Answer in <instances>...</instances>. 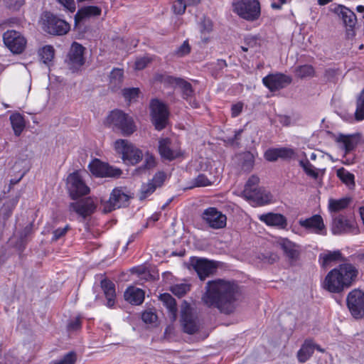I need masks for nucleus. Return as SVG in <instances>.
Masks as SVG:
<instances>
[{
	"mask_svg": "<svg viewBox=\"0 0 364 364\" xmlns=\"http://www.w3.org/2000/svg\"><path fill=\"white\" fill-rule=\"evenodd\" d=\"M240 296V288L236 282L216 279L206 283L201 299L208 307L216 308L223 314H230L235 311Z\"/></svg>",
	"mask_w": 364,
	"mask_h": 364,
	"instance_id": "nucleus-1",
	"label": "nucleus"
},
{
	"mask_svg": "<svg viewBox=\"0 0 364 364\" xmlns=\"http://www.w3.org/2000/svg\"><path fill=\"white\" fill-rule=\"evenodd\" d=\"M358 274V269L353 264H341L326 274L322 284L323 288L331 293L340 294L351 287Z\"/></svg>",
	"mask_w": 364,
	"mask_h": 364,
	"instance_id": "nucleus-2",
	"label": "nucleus"
},
{
	"mask_svg": "<svg viewBox=\"0 0 364 364\" xmlns=\"http://www.w3.org/2000/svg\"><path fill=\"white\" fill-rule=\"evenodd\" d=\"M114 147L116 152L122 155L123 161L127 164L134 165L142 159V151L128 140L117 139Z\"/></svg>",
	"mask_w": 364,
	"mask_h": 364,
	"instance_id": "nucleus-3",
	"label": "nucleus"
},
{
	"mask_svg": "<svg viewBox=\"0 0 364 364\" xmlns=\"http://www.w3.org/2000/svg\"><path fill=\"white\" fill-rule=\"evenodd\" d=\"M232 6L233 11L247 21H255L260 16V4L257 0H235Z\"/></svg>",
	"mask_w": 364,
	"mask_h": 364,
	"instance_id": "nucleus-4",
	"label": "nucleus"
},
{
	"mask_svg": "<svg viewBox=\"0 0 364 364\" xmlns=\"http://www.w3.org/2000/svg\"><path fill=\"white\" fill-rule=\"evenodd\" d=\"M66 189L69 197L73 200L87 196L90 191V187L85 183L78 171L68 176Z\"/></svg>",
	"mask_w": 364,
	"mask_h": 364,
	"instance_id": "nucleus-5",
	"label": "nucleus"
},
{
	"mask_svg": "<svg viewBox=\"0 0 364 364\" xmlns=\"http://www.w3.org/2000/svg\"><path fill=\"white\" fill-rule=\"evenodd\" d=\"M43 28L49 34L63 36L70 28V24L50 12H46L43 17Z\"/></svg>",
	"mask_w": 364,
	"mask_h": 364,
	"instance_id": "nucleus-6",
	"label": "nucleus"
},
{
	"mask_svg": "<svg viewBox=\"0 0 364 364\" xmlns=\"http://www.w3.org/2000/svg\"><path fill=\"white\" fill-rule=\"evenodd\" d=\"M107 122L120 129L124 135H130L135 130V126L132 117L118 109L110 112L107 117Z\"/></svg>",
	"mask_w": 364,
	"mask_h": 364,
	"instance_id": "nucleus-7",
	"label": "nucleus"
},
{
	"mask_svg": "<svg viewBox=\"0 0 364 364\" xmlns=\"http://www.w3.org/2000/svg\"><path fill=\"white\" fill-rule=\"evenodd\" d=\"M151 121L156 129L160 131L167 124L169 112L165 104L157 99L150 103Z\"/></svg>",
	"mask_w": 364,
	"mask_h": 364,
	"instance_id": "nucleus-8",
	"label": "nucleus"
},
{
	"mask_svg": "<svg viewBox=\"0 0 364 364\" xmlns=\"http://www.w3.org/2000/svg\"><path fill=\"white\" fill-rule=\"evenodd\" d=\"M347 306L355 318L364 316V291L355 289L350 291L346 298Z\"/></svg>",
	"mask_w": 364,
	"mask_h": 364,
	"instance_id": "nucleus-9",
	"label": "nucleus"
},
{
	"mask_svg": "<svg viewBox=\"0 0 364 364\" xmlns=\"http://www.w3.org/2000/svg\"><path fill=\"white\" fill-rule=\"evenodd\" d=\"M181 324L183 331L188 334H194L200 328L197 316L186 302L181 306Z\"/></svg>",
	"mask_w": 364,
	"mask_h": 364,
	"instance_id": "nucleus-10",
	"label": "nucleus"
},
{
	"mask_svg": "<svg viewBox=\"0 0 364 364\" xmlns=\"http://www.w3.org/2000/svg\"><path fill=\"white\" fill-rule=\"evenodd\" d=\"M5 46L15 54L22 53L26 46V38L18 31L9 30L3 35Z\"/></svg>",
	"mask_w": 364,
	"mask_h": 364,
	"instance_id": "nucleus-11",
	"label": "nucleus"
},
{
	"mask_svg": "<svg viewBox=\"0 0 364 364\" xmlns=\"http://www.w3.org/2000/svg\"><path fill=\"white\" fill-rule=\"evenodd\" d=\"M84 52L85 48L81 44L77 42L72 43L66 56L65 63L73 72L79 70L85 64Z\"/></svg>",
	"mask_w": 364,
	"mask_h": 364,
	"instance_id": "nucleus-12",
	"label": "nucleus"
},
{
	"mask_svg": "<svg viewBox=\"0 0 364 364\" xmlns=\"http://www.w3.org/2000/svg\"><path fill=\"white\" fill-rule=\"evenodd\" d=\"M191 264L200 280H205L206 277L214 274L218 267L217 262L197 257L191 259Z\"/></svg>",
	"mask_w": 364,
	"mask_h": 364,
	"instance_id": "nucleus-13",
	"label": "nucleus"
},
{
	"mask_svg": "<svg viewBox=\"0 0 364 364\" xmlns=\"http://www.w3.org/2000/svg\"><path fill=\"white\" fill-rule=\"evenodd\" d=\"M201 218L208 225L213 229H222L226 226L227 217L215 207L205 209Z\"/></svg>",
	"mask_w": 364,
	"mask_h": 364,
	"instance_id": "nucleus-14",
	"label": "nucleus"
},
{
	"mask_svg": "<svg viewBox=\"0 0 364 364\" xmlns=\"http://www.w3.org/2000/svg\"><path fill=\"white\" fill-rule=\"evenodd\" d=\"M129 196L122 188H114L110 194L109 200L103 203L104 213H109L115 209L128 205Z\"/></svg>",
	"mask_w": 364,
	"mask_h": 364,
	"instance_id": "nucleus-15",
	"label": "nucleus"
},
{
	"mask_svg": "<svg viewBox=\"0 0 364 364\" xmlns=\"http://www.w3.org/2000/svg\"><path fill=\"white\" fill-rule=\"evenodd\" d=\"M331 231L333 235L346 233L358 234L359 230L355 223L343 215H338L333 220Z\"/></svg>",
	"mask_w": 364,
	"mask_h": 364,
	"instance_id": "nucleus-16",
	"label": "nucleus"
},
{
	"mask_svg": "<svg viewBox=\"0 0 364 364\" xmlns=\"http://www.w3.org/2000/svg\"><path fill=\"white\" fill-rule=\"evenodd\" d=\"M291 81L290 76L280 73L269 74L262 79L263 84L272 92L287 87Z\"/></svg>",
	"mask_w": 364,
	"mask_h": 364,
	"instance_id": "nucleus-17",
	"label": "nucleus"
},
{
	"mask_svg": "<svg viewBox=\"0 0 364 364\" xmlns=\"http://www.w3.org/2000/svg\"><path fill=\"white\" fill-rule=\"evenodd\" d=\"M242 196L252 205H262L272 200L270 193L260 187H257L251 191H243Z\"/></svg>",
	"mask_w": 364,
	"mask_h": 364,
	"instance_id": "nucleus-18",
	"label": "nucleus"
},
{
	"mask_svg": "<svg viewBox=\"0 0 364 364\" xmlns=\"http://www.w3.org/2000/svg\"><path fill=\"white\" fill-rule=\"evenodd\" d=\"M122 173L119 168L110 166L97 159H92V175L97 177H119Z\"/></svg>",
	"mask_w": 364,
	"mask_h": 364,
	"instance_id": "nucleus-19",
	"label": "nucleus"
},
{
	"mask_svg": "<svg viewBox=\"0 0 364 364\" xmlns=\"http://www.w3.org/2000/svg\"><path fill=\"white\" fill-rule=\"evenodd\" d=\"M166 178V175L165 173L162 171L157 172L151 181L141 186L139 196V199L144 200L149 197L157 188L162 186Z\"/></svg>",
	"mask_w": 364,
	"mask_h": 364,
	"instance_id": "nucleus-20",
	"label": "nucleus"
},
{
	"mask_svg": "<svg viewBox=\"0 0 364 364\" xmlns=\"http://www.w3.org/2000/svg\"><path fill=\"white\" fill-rule=\"evenodd\" d=\"M299 224L311 232L320 235L326 234V227L320 215H314L304 220L300 219Z\"/></svg>",
	"mask_w": 364,
	"mask_h": 364,
	"instance_id": "nucleus-21",
	"label": "nucleus"
},
{
	"mask_svg": "<svg viewBox=\"0 0 364 364\" xmlns=\"http://www.w3.org/2000/svg\"><path fill=\"white\" fill-rule=\"evenodd\" d=\"M68 210L70 212L75 213L80 218V221H85L88 216L91 215V198L88 197L84 200L70 203Z\"/></svg>",
	"mask_w": 364,
	"mask_h": 364,
	"instance_id": "nucleus-22",
	"label": "nucleus"
},
{
	"mask_svg": "<svg viewBox=\"0 0 364 364\" xmlns=\"http://www.w3.org/2000/svg\"><path fill=\"white\" fill-rule=\"evenodd\" d=\"M277 245L283 250L284 255L291 261L296 260L300 254L299 247L287 238H279Z\"/></svg>",
	"mask_w": 364,
	"mask_h": 364,
	"instance_id": "nucleus-23",
	"label": "nucleus"
},
{
	"mask_svg": "<svg viewBox=\"0 0 364 364\" xmlns=\"http://www.w3.org/2000/svg\"><path fill=\"white\" fill-rule=\"evenodd\" d=\"M259 220L267 225L277 226L282 229H284L287 225L286 218L283 215L278 213H269L261 215Z\"/></svg>",
	"mask_w": 364,
	"mask_h": 364,
	"instance_id": "nucleus-24",
	"label": "nucleus"
},
{
	"mask_svg": "<svg viewBox=\"0 0 364 364\" xmlns=\"http://www.w3.org/2000/svg\"><path fill=\"white\" fill-rule=\"evenodd\" d=\"M159 151L163 159L168 161L176 159L179 155V153L176 150L171 148V140L168 138L159 140Z\"/></svg>",
	"mask_w": 364,
	"mask_h": 364,
	"instance_id": "nucleus-25",
	"label": "nucleus"
},
{
	"mask_svg": "<svg viewBox=\"0 0 364 364\" xmlns=\"http://www.w3.org/2000/svg\"><path fill=\"white\" fill-rule=\"evenodd\" d=\"M144 291L134 287H129L124 291V299L134 305H139L144 300Z\"/></svg>",
	"mask_w": 364,
	"mask_h": 364,
	"instance_id": "nucleus-26",
	"label": "nucleus"
},
{
	"mask_svg": "<svg viewBox=\"0 0 364 364\" xmlns=\"http://www.w3.org/2000/svg\"><path fill=\"white\" fill-rule=\"evenodd\" d=\"M315 343L311 339H306L297 352L296 357L301 363H306L313 355Z\"/></svg>",
	"mask_w": 364,
	"mask_h": 364,
	"instance_id": "nucleus-27",
	"label": "nucleus"
},
{
	"mask_svg": "<svg viewBox=\"0 0 364 364\" xmlns=\"http://www.w3.org/2000/svg\"><path fill=\"white\" fill-rule=\"evenodd\" d=\"M100 286L107 299V306L112 307L115 303V287L112 282L105 278L100 282Z\"/></svg>",
	"mask_w": 364,
	"mask_h": 364,
	"instance_id": "nucleus-28",
	"label": "nucleus"
},
{
	"mask_svg": "<svg viewBox=\"0 0 364 364\" xmlns=\"http://www.w3.org/2000/svg\"><path fill=\"white\" fill-rule=\"evenodd\" d=\"M335 11L340 16L344 23V24L349 27L353 28L356 23V16L353 11L350 10L348 8L338 5Z\"/></svg>",
	"mask_w": 364,
	"mask_h": 364,
	"instance_id": "nucleus-29",
	"label": "nucleus"
},
{
	"mask_svg": "<svg viewBox=\"0 0 364 364\" xmlns=\"http://www.w3.org/2000/svg\"><path fill=\"white\" fill-rule=\"evenodd\" d=\"M337 142L342 143L345 149L346 154L349 153L355 149L359 141L358 134L344 135L339 134Z\"/></svg>",
	"mask_w": 364,
	"mask_h": 364,
	"instance_id": "nucleus-30",
	"label": "nucleus"
},
{
	"mask_svg": "<svg viewBox=\"0 0 364 364\" xmlns=\"http://www.w3.org/2000/svg\"><path fill=\"white\" fill-rule=\"evenodd\" d=\"M9 119L14 134L16 136H19L26 127V122L23 115L18 112H15L10 115Z\"/></svg>",
	"mask_w": 364,
	"mask_h": 364,
	"instance_id": "nucleus-31",
	"label": "nucleus"
},
{
	"mask_svg": "<svg viewBox=\"0 0 364 364\" xmlns=\"http://www.w3.org/2000/svg\"><path fill=\"white\" fill-rule=\"evenodd\" d=\"M160 299L166 307L170 318L172 321H175L177 314V307L175 299L169 294H161Z\"/></svg>",
	"mask_w": 364,
	"mask_h": 364,
	"instance_id": "nucleus-32",
	"label": "nucleus"
},
{
	"mask_svg": "<svg viewBox=\"0 0 364 364\" xmlns=\"http://www.w3.org/2000/svg\"><path fill=\"white\" fill-rule=\"evenodd\" d=\"M170 82L171 83H175L181 90L184 99L187 100L188 97L192 96L193 90L191 83L188 82L181 78L172 77L171 78Z\"/></svg>",
	"mask_w": 364,
	"mask_h": 364,
	"instance_id": "nucleus-33",
	"label": "nucleus"
},
{
	"mask_svg": "<svg viewBox=\"0 0 364 364\" xmlns=\"http://www.w3.org/2000/svg\"><path fill=\"white\" fill-rule=\"evenodd\" d=\"M295 75L297 77L301 79L311 78L315 77L316 71L311 65H299L295 69Z\"/></svg>",
	"mask_w": 364,
	"mask_h": 364,
	"instance_id": "nucleus-34",
	"label": "nucleus"
},
{
	"mask_svg": "<svg viewBox=\"0 0 364 364\" xmlns=\"http://www.w3.org/2000/svg\"><path fill=\"white\" fill-rule=\"evenodd\" d=\"M350 202L348 198H341L339 200L330 199L328 201V209L331 212H339L346 208Z\"/></svg>",
	"mask_w": 364,
	"mask_h": 364,
	"instance_id": "nucleus-35",
	"label": "nucleus"
},
{
	"mask_svg": "<svg viewBox=\"0 0 364 364\" xmlns=\"http://www.w3.org/2000/svg\"><path fill=\"white\" fill-rule=\"evenodd\" d=\"M41 60L47 65L53 61L55 56V50L52 46H43L38 52Z\"/></svg>",
	"mask_w": 364,
	"mask_h": 364,
	"instance_id": "nucleus-36",
	"label": "nucleus"
},
{
	"mask_svg": "<svg viewBox=\"0 0 364 364\" xmlns=\"http://www.w3.org/2000/svg\"><path fill=\"white\" fill-rule=\"evenodd\" d=\"M336 175L339 179L348 187L351 188L355 186L354 175L344 168H338L336 171Z\"/></svg>",
	"mask_w": 364,
	"mask_h": 364,
	"instance_id": "nucleus-37",
	"label": "nucleus"
},
{
	"mask_svg": "<svg viewBox=\"0 0 364 364\" xmlns=\"http://www.w3.org/2000/svg\"><path fill=\"white\" fill-rule=\"evenodd\" d=\"M322 259V265L327 267L331 262L343 260L342 254L339 250L328 252L323 255Z\"/></svg>",
	"mask_w": 364,
	"mask_h": 364,
	"instance_id": "nucleus-38",
	"label": "nucleus"
},
{
	"mask_svg": "<svg viewBox=\"0 0 364 364\" xmlns=\"http://www.w3.org/2000/svg\"><path fill=\"white\" fill-rule=\"evenodd\" d=\"M91 16V6L80 9L75 16V26H80L83 21Z\"/></svg>",
	"mask_w": 364,
	"mask_h": 364,
	"instance_id": "nucleus-39",
	"label": "nucleus"
},
{
	"mask_svg": "<svg viewBox=\"0 0 364 364\" xmlns=\"http://www.w3.org/2000/svg\"><path fill=\"white\" fill-rule=\"evenodd\" d=\"M255 156L254 155L247 151L242 155V169L246 172H250L254 167Z\"/></svg>",
	"mask_w": 364,
	"mask_h": 364,
	"instance_id": "nucleus-40",
	"label": "nucleus"
},
{
	"mask_svg": "<svg viewBox=\"0 0 364 364\" xmlns=\"http://www.w3.org/2000/svg\"><path fill=\"white\" fill-rule=\"evenodd\" d=\"M355 118L357 121L364 119V88L357 99Z\"/></svg>",
	"mask_w": 364,
	"mask_h": 364,
	"instance_id": "nucleus-41",
	"label": "nucleus"
},
{
	"mask_svg": "<svg viewBox=\"0 0 364 364\" xmlns=\"http://www.w3.org/2000/svg\"><path fill=\"white\" fill-rule=\"evenodd\" d=\"M123 70L119 68H114L110 74V83L114 87H119L123 80Z\"/></svg>",
	"mask_w": 364,
	"mask_h": 364,
	"instance_id": "nucleus-42",
	"label": "nucleus"
},
{
	"mask_svg": "<svg viewBox=\"0 0 364 364\" xmlns=\"http://www.w3.org/2000/svg\"><path fill=\"white\" fill-rule=\"evenodd\" d=\"M77 361V354L74 351L65 353L60 359L53 360L52 364H75Z\"/></svg>",
	"mask_w": 364,
	"mask_h": 364,
	"instance_id": "nucleus-43",
	"label": "nucleus"
},
{
	"mask_svg": "<svg viewBox=\"0 0 364 364\" xmlns=\"http://www.w3.org/2000/svg\"><path fill=\"white\" fill-rule=\"evenodd\" d=\"M171 291L174 295L182 297L190 291V285L186 283L177 284L171 287Z\"/></svg>",
	"mask_w": 364,
	"mask_h": 364,
	"instance_id": "nucleus-44",
	"label": "nucleus"
},
{
	"mask_svg": "<svg viewBox=\"0 0 364 364\" xmlns=\"http://www.w3.org/2000/svg\"><path fill=\"white\" fill-rule=\"evenodd\" d=\"M82 318L80 316L70 318L67 324V331L69 333L76 332L81 329Z\"/></svg>",
	"mask_w": 364,
	"mask_h": 364,
	"instance_id": "nucleus-45",
	"label": "nucleus"
},
{
	"mask_svg": "<svg viewBox=\"0 0 364 364\" xmlns=\"http://www.w3.org/2000/svg\"><path fill=\"white\" fill-rule=\"evenodd\" d=\"M18 203V198L13 200L10 203H6L3 205L1 208V213L4 215V219H8L12 214L14 209L15 208Z\"/></svg>",
	"mask_w": 364,
	"mask_h": 364,
	"instance_id": "nucleus-46",
	"label": "nucleus"
},
{
	"mask_svg": "<svg viewBox=\"0 0 364 364\" xmlns=\"http://www.w3.org/2000/svg\"><path fill=\"white\" fill-rule=\"evenodd\" d=\"M299 164L308 176L315 179L318 178V173L314 169L313 165L307 159L305 161H300Z\"/></svg>",
	"mask_w": 364,
	"mask_h": 364,
	"instance_id": "nucleus-47",
	"label": "nucleus"
},
{
	"mask_svg": "<svg viewBox=\"0 0 364 364\" xmlns=\"http://www.w3.org/2000/svg\"><path fill=\"white\" fill-rule=\"evenodd\" d=\"M139 93V88H126L124 89L122 91L123 96L124 98L129 101H131L132 100H134L136 97H138Z\"/></svg>",
	"mask_w": 364,
	"mask_h": 364,
	"instance_id": "nucleus-48",
	"label": "nucleus"
},
{
	"mask_svg": "<svg viewBox=\"0 0 364 364\" xmlns=\"http://www.w3.org/2000/svg\"><path fill=\"white\" fill-rule=\"evenodd\" d=\"M193 184L194 187L207 186L210 185V181L205 175L200 174L193 179Z\"/></svg>",
	"mask_w": 364,
	"mask_h": 364,
	"instance_id": "nucleus-49",
	"label": "nucleus"
},
{
	"mask_svg": "<svg viewBox=\"0 0 364 364\" xmlns=\"http://www.w3.org/2000/svg\"><path fill=\"white\" fill-rule=\"evenodd\" d=\"M259 181V178L257 176H255V175L251 176L250 177V178L248 179V181H247L243 191H251L253 189L257 188Z\"/></svg>",
	"mask_w": 364,
	"mask_h": 364,
	"instance_id": "nucleus-50",
	"label": "nucleus"
},
{
	"mask_svg": "<svg viewBox=\"0 0 364 364\" xmlns=\"http://www.w3.org/2000/svg\"><path fill=\"white\" fill-rule=\"evenodd\" d=\"M338 70L328 68L325 70L324 78L328 82H336L338 79Z\"/></svg>",
	"mask_w": 364,
	"mask_h": 364,
	"instance_id": "nucleus-51",
	"label": "nucleus"
},
{
	"mask_svg": "<svg viewBox=\"0 0 364 364\" xmlns=\"http://www.w3.org/2000/svg\"><path fill=\"white\" fill-rule=\"evenodd\" d=\"M151 62V58L147 56L139 58L136 60L134 63V68L140 70L146 67V65Z\"/></svg>",
	"mask_w": 364,
	"mask_h": 364,
	"instance_id": "nucleus-52",
	"label": "nucleus"
},
{
	"mask_svg": "<svg viewBox=\"0 0 364 364\" xmlns=\"http://www.w3.org/2000/svg\"><path fill=\"white\" fill-rule=\"evenodd\" d=\"M141 318L146 323H153L157 319V316L151 311H146L142 314Z\"/></svg>",
	"mask_w": 364,
	"mask_h": 364,
	"instance_id": "nucleus-53",
	"label": "nucleus"
},
{
	"mask_svg": "<svg viewBox=\"0 0 364 364\" xmlns=\"http://www.w3.org/2000/svg\"><path fill=\"white\" fill-rule=\"evenodd\" d=\"M70 229V226L67 225L65 228H59L55 230L53 232V237L52 240L57 241L59 239H60L62 237H63L68 232V230Z\"/></svg>",
	"mask_w": 364,
	"mask_h": 364,
	"instance_id": "nucleus-54",
	"label": "nucleus"
},
{
	"mask_svg": "<svg viewBox=\"0 0 364 364\" xmlns=\"http://www.w3.org/2000/svg\"><path fill=\"white\" fill-rule=\"evenodd\" d=\"M264 158L269 161H275L279 158L278 149H269L264 153Z\"/></svg>",
	"mask_w": 364,
	"mask_h": 364,
	"instance_id": "nucleus-55",
	"label": "nucleus"
},
{
	"mask_svg": "<svg viewBox=\"0 0 364 364\" xmlns=\"http://www.w3.org/2000/svg\"><path fill=\"white\" fill-rule=\"evenodd\" d=\"M278 152L279 158L282 159H291L295 154L294 151L290 148H279Z\"/></svg>",
	"mask_w": 364,
	"mask_h": 364,
	"instance_id": "nucleus-56",
	"label": "nucleus"
},
{
	"mask_svg": "<svg viewBox=\"0 0 364 364\" xmlns=\"http://www.w3.org/2000/svg\"><path fill=\"white\" fill-rule=\"evenodd\" d=\"M213 29L212 21L209 18H203L200 23V32L202 33H210Z\"/></svg>",
	"mask_w": 364,
	"mask_h": 364,
	"instance_id": "nucleus-57",
	"label": "nucleus"
},
{
	"mask_svg": "<svg viewBox=\"0 0 364 364\" xmlns=\"http://www.w3.org/2000/svg\"><path fill=\"white\" fill-rule=\"evenodd\" d=\"M186 6L183 0H178L174 2L173 9L174 13L177 14H182L185 12Z\"/></svg>",
	"mask_w": 364,
	"mask_h": 364,
	"instance_id": "nucleus-58",
	"label": "nucleus"
},
{
	"mask_svg": "<svg viewBox=\"0 0 364 364\" xmlns=\"http://www.w3.org/2000/svg\"><path fill=\"white\" fill-rule=\"evenodd\" d=\"M66 9L70 12H74L75 11V3L74 0H57Z\"/></svg>",
	"mask_w": 364,
	"mask_h": 364,
	"instance_id": "nucleus-59",
	"label": "nucleus"
},
{
	"mask_svg": "<svg viewBox=\"0 0 364 364\" xmlns=\"http://www.w3.org/2000/svg\"><path fill=\"white\" fill-rule=\"evenodd\" d=\"M191 51V47L187 41L183 42V43L178 48L177 50V54L179 56H184L188 54Z\"/></svg>",
	"mask_w": 364,
	"mask_h": 364,
	"instance_id": "nucleus-60",
	"label": "nucleus"
},
{
	"mask_svg": "<svg viewBox=\"0 0 364 364\" xmlns=\"http://www.w3.org/2000/svg\"><path fill=\"white\" fill-rule=\"evenodd\" d=\"M155 159L153 156L146 154L145 156V164L146 168L149 169L155 166Z\"/></svg>",
	"mask_w": 364,
	"mask_h": 364,
	"instance_id": "nucleus-61",
	"label": "nucleus"
},
{
	"mask_svg": "<svg viewBox=\"0 0 364 364\" xmlns=\"http://www.w3.org/2000/svg\"><path fill=\"white\" fill-rule=\"evenodd\" d=\"M242 108H243V104L242 102H238L235 105H233L231 108L232 116V117L238 116L241 113Z\"/></svg>",
	"mask_w": 364,
	"mask_h": 364,
	"instance_id": "nucleus-62",
	"label": "nucleus"
},
{
	"mask_svg": "<svg viewBox=\"0 0 364 364\" xmlns=\"http://www.w3.org/2000/svg\"><path fill=\"white\" fill-rule=\"evenodd\" d=\"M245 43L249 48H254L257 46V38L254 36L245 38Z\"/></svg>",
	"mask_w": 364,
	"mask_h": 364,
	"instance_id": "nucleus-63",
	"label": "nucleus"
},
{
	"mask_svg": "<svg viewBox=\"0 0 364 364\" xmlns=\"http://www.w3.org/2000/svg\"><path fill=\"white\" fill-rule=\"evenodd\" d=\"M94 257L95 258V262L97 264H100V262L103 261L105 259V258L106 257H105V251H102V252H96L94 254Z\"/></svg>",
	"mask_w": 364,
	"mask_h": 364,
	"instance_id": "nucleus-64",
	"label": "nucleus"
}]
</instances>
